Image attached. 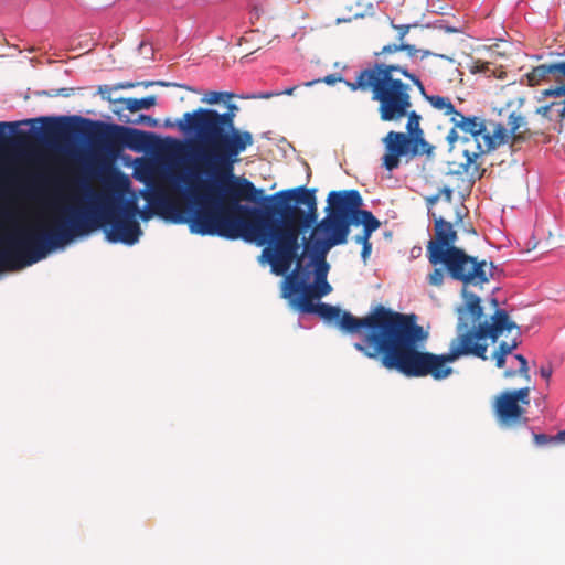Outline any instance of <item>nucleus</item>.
Masks as SVG:
<instances>
[{
    "label": "nucleus",
    "mask_w": 565,
    "mask_h": 565,
    "mask_svg": "<svg viewBox=\"0 0 565 565\" xmlns=\"http://www.w3.org/2000/svg\"><path fill=\"white\" fill-rule=\"evenodd\" d=\"M504 109L500 110L501 120L483 119V129L477 132L472 138L475 145L472 148L463 150L465 162L460 163L457 173H466L472 181L480 180L486 172L482 157L498 149L500 146L522 141L519 130L513 131L512 119L508 118Z\"/></svg>",
    "instance_id": "obj_7"
},
{
    "label": "nucleus",
    "mask_w": 565,
    "mask_h": 565,
    "mask_svg": "<svg viewBox=\"0 0 565 565\" xmlns=\"http://www.w3.org/2000/svg\"><path fill=\"white\" fill-rule=\"evenodd\" d=\"M438 200H439V194H436V195H433V196H429L426 199L428 205L436 204Z\"/></svg>",
    "instance_id": "obj_41"
},
{
    "label": "nucleus",
    "mask_w": 565,
    "mask_h": 565,
    "mask_svg": "<svg viewBox=\"0 0 565 565\" xmlns=\"http://www.w3.org/2000/svg\"><path fill=\"white\" fill-rule=\"evenodd\" d=\"M140 215H141V218H143V220L148 218V216H146L145 214H140Z\"/></svg>",
    "instance_id": "obj_48"
},
{
    "label": "nucleus",
    "mask_w": 565,
    "mask_h": 565,
    "mask_svg": "<svg viewBox=\"0 0 565 565\" xmlns=\"http://www.w3.org/2000/svg\"><path fill=\"white\" fill-rule=\"evenodd\" d=\"M137 84L135 83H130V82H126V83H119L115 86V89H127V88H132L135 87Z\"/></svg>",
    "instance_id": "obj_36"
},
{
    "label": "nucleus",
    "mask_w": 565,
    "mask_h": 565,
    "mask_svg": "<svg viewBox=\"0 0 565 565\" xmlns=\"http://www.w3.org/2000/svg\"><path fill=\"white\" fill-rule=\"evenodd\" d=\"M552 100L540 105L533 113L522 116L510 111L508 118L512 119L513 131L519 130L522 141L534 135H543L548 130L565 127V97H551Z\"/></svg>",
    "instance_id": "obj_9"
},
{
    "label": "nucleus",
    "mask_w": 565,
    "mask_h": 565,
    "mask_svg": "<svg viewBox=\"0 0 565 565\" xmlns=\"http://www.w3.org/2000/svg\"><path fill=\"white\" fill-rule=\"evenodd\" d=\"M326 212L330 213L352 225L358 212L363 205V200L358 190L331 191L327 198Z\"/></svg>",
    "instance_id": "obj_14"
},
{
    "label": "nucleus",
    "mask_w": 565,
    "mask_h": 565,
    "mask_svg": "<svg viewBox=\"0 0 565 565\" xmlns=\"http://www.w3.org/2000/svg\"><path fill=\"white\" fill-rule=\"evenodd\" d=\"M18 127V122H7L1 121L0 122V143L6 142L7 139V131L10 130L11 132L15 131V128Z\"/></svg>",
    "instance_id": "obj_28"
},
{
    "label": "nucleus",
    "mask_w": 565,
    "mask_h": 565,
    "mask_svg": "<svg viewBox=\"0 0 565 565\" xmlns=\"http://www.w3.org/2000/svg\"><path fill=\"white\" fill-rule=\"evenodd\" d=\"M529 85H539L541 81L555 82L557 85L544 89V97H565V61L541 64L526 74Z\"/></svg>",
    "instance_id": "obj_15"
},
{
    "label": "nucleus",
    "mask_w": 565,
    "mask_h": 565,
    "mask_svg": "<svg viewBox=\"0 0 565 565\" xmlns=\"http://www.w3.org/2000/svg\"><path fill=\"white\" fill-rule=\"evenodd\" d=\"M519 345V342L516 340V337H514L510 342L502 341L500 342L498 350L495 353L502 354V355H509L514 349H516Z\"/></svg>",
    "instance_id": "obj_26"
},
{
    "label": "nucleus",
    "mask_w": 565,
    "mask_h": 565,
    "mask_svg": "<svg viewBox=\"0 0 565 565\" xmlns=\"http://www.w3.org/2000/svg\"><path fill=\"white\" fill-rule=\"evenodd\" d=\"M437 265H443L451 279L462 284V297L463 291L470 292L468 287H482L493 277V263L479 260L460 247L449 248L447 254L437 260Z\"/></svg>",
    "instance_id": "obj_8"
},
{
    "label": "nucleus",
    "mask_w": 565,
    "mask_h": 565,
    "mask_svg": "<svg viewBox=\"0 0 565 565\" xmlns=\"http://www.w3.org/2000/svg\"><path fill=\"white\" fill-rule=\"evenodd\" d=\"M434 217V238L428 241L426 246V255L429 263L437 266V260L444 257L448 249L456 247L457 232L454 230L451 222L444 220L441 216Z\"/></svg>",
    "instance_id": "obj_13"
},
{
    "label": "nucleus",
    "mask_w": 565,
    "mask_h": 565,
    "mask_svg": "<svg viewBox=\"0 0 565 565\" xmlns=\"http://www.w3.org/2000/svg\"><path fill=\"white\" fill-rule=\"evenodd\" d=\"M490 302H491L492 307L494 308V312H495L497 310H501V309L499 308V302H498L497 298H492V299L490 300Z\"/></svg>",
    "instance_id": "obj_43"
},
{
    "label": "nucleus",
    "mask_w": 565,
    "mask_h": 565,
    "mask_svg": "<svg viewBox=\"0 0 565 565\" xmlns=\"http://www.w3.org/2000/svg\"><path fill=\"white\" fill-rule=\"evenodd\" d=\"M107 102L115 105L113 113L117 115L118 118L120 116H127L124 111L128 110L130 113H137L141 109H149L157 104V97L154 95H149L143 98H132V97H120V98H111L109 96L105 97Z\"/></svg>",
    "instance_id": "obj_18"
},
{
    "label": "nucleus",
    "mask_w": 565,
    "mask_h": 565,
    "mask_svg": "<svg viewBox=\"0 0 565 565\" xmlns=\"http://www.w3.org/2000/svg\"><path fill=\"white\" fill-rule=\"evenodd\" d=\"M279 93H264V94H260L258 96H254V98H265V99H268V98H271L274 96H278Z\"/></svg>",
    "instance_id": "obj_40"
},
{
    "label": "nucleus",
    "mask_w": 565,
    "mask_h": 565,
    "mask_svg": "<svg viewBox=\"0 0 565 565\" xmlns=\"http://www.w3.org/2000/svg\"><path fill=\"white\" fill-rule=\"evenodd\" d=\"M36 121H50V125L43 130V136L46 139L56 137L65 128L57 120L50 118L29 119L24 120L23 124H34Z\"/></svg>",
    "instance_id": "obj_21"
},
{
    "label": "nucleus",
    "mask_w": 565,
    "mask_h": 565,
    "mask_svg": "<svg viewBox=\"0 0 565 565\" xmlns=\"http://www.w3.org/2000/svg\"><path fill=\"white\" fill-rule=\"evenodd\" d=\"M554 439L556 440V443L565 444V430H561V431H558V433L554 436Z\"/></svg>",
    "instance_id": "obj_38"
},
{
    "label": "nucleus",
    "mask_w": 565,
    "mask_h": 565,
    "mask_svg": "<svg viewBox=\"0 0 565 565\" xmlns=\"http://www.w3.org/2000/svg\"><path fill=\"white\" fill-rule=\"evenodd\" d=\"M238 106L230 104L225 113L212 108H196L183 114L175 124L166 121L167 127L177 126L182 132L193 136L190 150L200 171L210 177L199 183L188 182L189 193L196 209L183 215L174 204L160 199L161 207L177 212L174 222L188 223L191 233L202 236H237L234 220L249 214L265 221L266 213L243 205L241 201L257 202L263 194L253 182L234 175L239 156L254 143L253 134L236 127Z\"/></svg>",
    "instance_id": "obj_1"
},
{
    "label": "nucleus",
    "mask_w": 565,
    "mask_h": 565,
    "mask_svg": "<svg viewBox=\"0 0 565 565\" xmlns=\"http://www.w3.org/2000/svg\"><path fill=\"white\" fill-rule=\"evenodd\" d=\"M393 28L397 30V41L398 43L387 44L384 45L381 51L375 52V56H386L390 54H394L401 51L406 52L407 56L411 58H417L424 60L428 56H437L439 58L446 60L449 63H454V58L445 55V54H435L430 52L429 50H423V49H416L415 45L408 44L404 41L406 34L409 31V25H394Z\"/></svg>",
    "instance_id": "obj_16"
},
{
    "label": "nucleus",
    "mask_w": 565,
    "mask_h": 565,
    "mask_svg": "<svg viewBox=\"0 0 565 565\" xmlns=\"http://www.w3.org/2000/svg\"><path fill=\"white\" fill-rule=\"evenodd\" d=\"M515 375H519L518 370H505V371L503 372V376H504L505 379H511V377H514Z\"/></svg>",
    "instance_id": "obj_39"
},
{
    "label": "nucleus",
    "mask_w": 565,
    "mask_h": 565,
    "mask_svg": "<svg viewBox=\"0 0 565 565\" xmlns=\"http://www.w3.org/2000/svg\"><path fill=\"white\" fill-rule=\"evenodd\" d=\"M298 86H294V87H290V88H287L285 89L284 92L279 93V95L281 94H285V95H292L294 92L297 89Z\"/></svg>",
    "instance_id": "obj_42"
},
{
    "label": "nucleus",
    "mask_w": 565,
    "mask_h": 565,
    "mask_svg": "<svg viewBox=\"0 0 565 565\" xmlns=\"http://www.w3.org/2000/svg\"><path fill=\"white\" fill-rule=\"evenodd\" d=\"M320 82H323L326 83L327 85H334L335 83L338 82H343L345 85L347 83H351V81H345L341 75L339 74H330V75H327L326 77H323L322 79H315V81H310V82H307L305 83L306 86H312L313 84L316 83H320ZM354 81H352L353 83Z\"/></svg>",
    "instance_id": "obj_24"
},
{
    "label": "nucleus",
    "mask_w": 565,
    "mask_h": 565,
    "mask_svg": "<svg viewBox=\"0 0 565 565\" xmlns=\"http://www.w3.org/2000/svg\"><path fill=\"white\" fill-rule=\"evenodd\" d=\"M73 119L79 124L74 130L82 134L93 147L106 151L118 150L125 142L140 141L148 136L147 132L116 124L95 121L82 117H73Z\"/></svg>",
    "instance_id": "obj_10"
},
{
    "label": "nucleus",
    "mask_w": 565,
    "mask_h": 565,
    "mask_svg": "<svg viewBox=\"0 0 565 565\" xmlns=\"http://www.w3.org/2000/svg\"><path fill=\"white\" fill-rule=\"evenodd\" d=\"M533 439L537 446H544L550 443H556V440L554 439V436H548L546 434H534Z\"/></svg>",
    "instance_id": "obj_30"
},
{
    "label": "nucleus",
    "mask_w": 565,
    "mask_h": 565,
    "mask_svg": "<svg viewBox=\"0 0 565 565\" xmlns=\"http://www.w3.org/2000/svg\"><path fill=\"white\" fill-rule=\"evenodd\" d=\"M110 92H111V88L109 86H107V85H105L103 87L102 86L99 87V94L102 95L103 98H104V96L105 97H107V96L110 97Z\"/></svg>",
    "instance_id": "obj_37"
},
{
    "label": "nucleus",
    "mask_w": 565,
    "mask_h": 565,
    "mask_svg": "<svg viewBox=\"0 0 565 565\" xmlns=\"http://www.w3.org/2000/svg\"><path fill=\"white\" fill-rule=\"evenodd\" d=\"M493 358L495 360L497 367H499V369L504 367V365H505V355L498 354V353L494 352Z\"/></svg>",
    "instance_id": "obj_35"
},
{
    "label": "nucleus",
    "mask_w": 565,
    "mask_h": 565,
    "mask_svg": "<svg viewBox=\"0 0 565 565\" xmlns=\"http://www.w3.org/2000/svg\"><path fill=\"white\" fill-rule=\"evenodd\" d=\"M297 309L303 313H317L326 322L334 323L348 333L362 334V341L355 342L354 349L370 359L379 360L383 367L391 370L401 312L377 305L369 315L358 318L339 307L324 302L313 303L307 299H302Z\"/></svg>",
    "instance_id": "obj_6"
},
{
    "label": "nucleus",
    "mask_w": 565,
    "mask_h": 565,
    "mask_svg": "<svg viewBox=\"0 0 565 565\" xmlns=\"http://www.w3.org/2000/svg\"><path fill=\"white\" fill-rule=\"evenodd\" d=\"M19 137H20L21 139H24V138H25V134H24L23 131H19Z\"/></svg>",
    "instance_id": "obj_47"
},
{
    "label": "nucleus",
    "mask_w": 565,
    "mask_h": 565,
    "mask_svg": "<svg viewBox=\"0 0 565 565\" xmlns=\"http://www.w3.org/2000/svg\"><path fill=\"white\" fill-rule=\"evenodd\" d=\"M363 241H365V244H362V252H361V256L364 260L367 259V257L370 256L371 254V250H372V244L370 243V237H362Z\"/></svg>",
    "instance_id": "obj_32"
},
{
    "label": "nucleus",
    "mask_w": 565,
    "mask_h": 565,
    "mask_svg": "<svg viewBox=\"0 0 565 565\" xmlns=\"http://www.w3.org/2000/svg\"><path fill=\"white\" fill-rule=\"evenodd\" d=\"M539 372H540V375H541L543 379H545V380H546V382L548 383V382H550V380H551V377H552V374H553V372H554V370H553V365H552L551 363H546V364H544V365H542V366L540 367V371H539Z\"/></svg>",
    "instance_id": "obj_31"
},
{
    "label": "nucleus",
    "mask_w": 565,
    "mask_h": 565,
    "mask_svg": "<svg viewBox=\"0 0 565 565\" xmlns=\"http://www.w3.org/2000/svg\"><path fill=\"white\" fill-rule=\"evenodd\" d=\"M514 358L518 360V363H520V366L518 369L519 375L523 376L526 380H530L527 360L522 354H515Z\"/></svg>",
    "instance_id": "obj_27"
},
{
    "label": "nucleus",
    "mask_w": 565,
    "mask_h": 565,
    "mask_svg": "<svg viewBox=\"0 0 565 565\" xmlns=\"http://www.w3.org/2000/svg\"><path fill=\"white\" fill-rule=\"evenodd\" d=\"M270 200L273 204L260 210V213H266L265 221L246 214L233 221L239 235L223 237L244 238L265 246L262 256L278 276L286 275L296 262L295 269L285 279L282 296L299 308L302 299L312 301L332 290L327 280L330 266L326 257L309 256L310 260L305 265L306 254H299L300 234L309 230L317 218L316 190L305 186L281 190Z\"/></svg>",
    "instance_id": "obj_2"
},
{
    "label": "nucleus",
    "mask_w": 565,
    "mask_h": 565,
    "mask_svg": "<svg viewBox=\"0 0 565 565\" xmlns=\"http://www.w3.org/2000/svg\"><path fill=\"white\" fill-rule=\"evenodd\" d=\"M354 225H363V237H371L372 233L375 232L380 226V221L367 210H360L353 221Z\"/></svg>",
    "instance_id": "obj_20"
},
{
    "label": "nucleus",
    "mask_w": 565,
    "mask_h": 565,
    "mask_svg": "<svg viewBox=\"0 0 565 565\" xmlns=\"http://www.w3.org/2000/svg\"><path fill=\"white\" fill-rule=\"evenodd\" d=\"M437 194H439V198L443 195L448 202L452 200V189L448 186L441 188Z\"/></svg>",
    "instance_id": "obj_34"
},
{
    "label": "nucleus",
    "mask_w": 565,
    "mask_h": 565,
    "mask_svg": "<svg viewBox=\"0 0 565 565\" xmlns=\"http://www.w3.org/2000/svg\"><path fill=\"white\" fill-rule=\"evenodd\" d=\"M483 118L478 116H465L460 111L455 114V117L450 118V122L458 127L459 131L463 134H468L473 138L477 132L483 129L482 126Z\"/></svg>",
    "instance_id": "obj_19"
},
{
    "label": "nucleus",
    "mask_w": 565,
    "mask_h": 565,
    "mask_svg": "<svg viewBox=\"0 0 565 565\" xmlns=\"http://www.w3.org/2000/svg\"><path fill=\"white\" fill-rule=\"evenodd\" d=\"M151 85H159V86H180V87H183V85H178V84H174V83H168V82H163V81H158V82H146L143 83V86L145 87H149ZM184 88L189 89V90H192L191 87L189 86H184ZM193 92H195L193 89Z\"/></svg>",
    "instance_id": "obj_33"
},
{
    "label": "nucleus",
    "mask_w": 565,
    "mask_h": 565,
    "mask_svg": "<svg viewBox=\"0 0 565 565\" xmlns=\"http://www.w3.org/2000/svg\"><path fill=\"white\" fill-rule=\"evenodd\" d=\"M234 95L232 93L227 92H207L204 97L202 98L203 103H206L209 105L218 104L224 97L232 98Z\"/></svg>",
    "instance_id": "obj_23"
},
{
    "label": "nucleus",
    "mask_w": 565,
    "mask_h": 565,
    "mask_svg": "<svg viewBox=\"0 0 565 565\" xmlns=\"http://www.w3.org/2000/svg\"><path fill=\"white\" fill-rule=\"evenodd\" d=\"M401 67V76L406 78L411 82L417 89L419 90L420 95L424 97L425 100L429 103V105L438 110L441 111L445 116H448L449 119L455 117V114L458 113V110L455 108L454 104L451 103V99L446 96L440 95H428L426 93L425 86L420 79V77L414 73L411 72L407 65L399 64Z\"/></svg>",
    "instance_id": "obj_17"
},
{
    "label": "nucleus",
    "mask_w": 565,
    "mask_h": 565,
    "mask_svg": "<svg viewBox=\"0 0 565 565\" xmlns=\"http://www.w3.org/2000/svg\"><path fill=\"white\" fill-rule=\"evenodd\" d=\"M135 200L105 206L96 212L87 206H67L45 230L21 228L0 241V270H19L44 259L52 250L76 236L103 227L107 241L134 245L142 234Z\"/></svg>",
    "instance_id": "obj_4"
},
{
    "label": "nucleus",
    "mask_w": 565,
    "mask_h": 565,
    "mask_svg": "<svg viewBox=\"0 0 565 565\" xmlns=\"http://www.w3.org/2000/svg\"><path fill=\"white\" fill-rule=\"evenodd\" d=\"M530 405V387L507 390L495 396L493 412L501 427L510 428L518 425H525L524 406Z\"/></svg>",
    "instance_id": "obj_12"
},
{
    "label": "nucleus",
    "mask_w": 565,
    "mask_h": 565,
    "mask_svg": "<svg viewBox=\"0 0 565 565\" xmlns=\"http://www.w3.org/2000/svg\"><path fill=\"white\" fill-rule=\"evenodd\" d=\"M86 194H87V198L89 200H93L96 198V195L92 192V190H89L88 188H86Z\"/></svg>",
    "instance_id": "obj_44"
},
{
    "label": "nucleus",
    "mask_w": 565,
    "mask_h": 565,
    "mask_svg": "<svg viewBox=\"0 0 565 565\" xmlns=\"http://www.w3.org/2000/svg\"><path fill=\"white\" fill-rule=\"evenodd\" d=\"M399 63L374 62L362 68L353 83H347L351 92L371 95L377 104L382 121L397 122L406 118L407 132L390 131L383 139L385 154L383 166L392 171L399 166V158L426 154L431 157L435 147L424 138L420 127L422 116L413 109L412 86L401 77Z\"/></svg>",
    "instance_id": "obj_5"
},
{
    "label": "nucleus",
    "mask_w": 565,
    "mask_h": 565,
    "mask_svg": "<svg viewBox=\"0 0 565 565\" xmlns=\"http://www.w3.org/2000/svg\"><path fill=\"white\" fill-rule=\"evenodd\" d=\"M362 237H363V234H362V235H358V236H355V242H356L358 244H361V245H362V244H365V241H363V239H362Z\"/></svg>",
    "instance_id": "obj_45"
},
{
    "label": "nucleus",
    "mask_w": 565,
    "mask_h": 565,
    "mask_svg": "<svg viewBox=\"0 0 565 565\" xmlns=\"http://www.w3.org/2000/svg\"><path fill=\"white\" fill-rule=\"evenodd\" d=\"M309 227V238H303V250L301 254L309 256L327 257L329 250L338 245L345 244L350 234L351 224L330 213Z\"/></svg>",
    "instance_id": "obj_11"
},
{
    "label": "nucleus",
    "mask_w": 565,
    "mask_h": 565,
    "mask_svg": "<svg viewBox=\"0 0 565 565\" xmlns=\"http://www.w3.org/2000/svg\"><path fill=\"white\" fill-rule=\"evenodd\" d=\"M445 268H435L429 275H428V282L431 286L440 287L444 284L445 279Z\"/></svg>",
    "instance_id": "obj_25"
},
{
    "label": "nucleus",
    "mask_w": 565,
    "mask_h": 565,
    "mask_svg": "<svg viewBox=\"0 0 565 565\" xmlns=\"http://www.w3.org/2000/svg\"><path fill=\"white\" fill-rule=\"evenodd\" d=\"M118 119L125 124L145 125L152 128L157 127L159 124L158 119L143 114L137 115L135 118H130L129 116H120Z\"/></svg>",
    "instance_id": "obj_22"
},
{
    "label": "nucleus",
    "mask_w": 565,
    "mask_h": 565,
    "mask_svg": "<svg viewBox=\"0 0 565 565\" xmlns=\"http://www.w3.org/2000/svg\"><path fill=\"white\" fill-rule=\"evenodd\" d=\"M446 32H458V29L447 26V28H446Z\"/></svg>",
    "instance_id": "obj_46"
},
{
    "label": "nucleus",
    "mask_w": 565,
    "mask_h": 565,
    "mask_svg": "<svg viewBox=\"0 0 565 565\" xmlns=\"http://www.w3.org/2000/svg\"><path fill=\"white\" fill-rule=\"evenodd\" d=\"M456 312L457 335L450 341L449 351L444 354L422 351L420 347L427 339V332L417 323L415 313H402L391 370L408 377L429 375L436 381H441L454 373L449 364L461 356L471 355L487 360L488 338L495 342L503 333L510 334L515 331V334H519V326L510 319L505 310H497L490 320L481 321L483 308L480 297L475 292L463 291V303Z\"/></svg>",
    "instance_id": "obj_3"
},
{
    "label": "nucleus",
    "mask_w": 565,
    "mask_h": 565,
    "mask_svg": "<svg viewBox=\"0 0 565 565\" xmlns=\"http://www.w3.org/2000/svg\"><path fill=\"white\" fill-rule=\"evenodd\" d=\"M446 140L449 145L450 150L454 148L455 143L459 140V129L452 125L451 129L448 131L446 136Z\"/></svg>",
    "instance_id": "obj_29"
}]
</instances>
